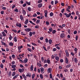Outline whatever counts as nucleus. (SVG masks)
Listing matches in <instances>:
<instances>
[{
    "label": "nucleus",
    "instance_id": "f257e3e1",
    "mask_svg": "<svg viewBox=\"0 0 80 80\" xmlns=\"http://www.w3.org/2000/svg\"><path fill=\"white\" fill-rule=\"evenodd\" d=\"M67 10L68 12H70V13L69 14H68L67 13H64V15L66 17H67V18H69L71 16V15H72L71 14V11H70V10L68 9V8H67Z\"/></svg>",
    "mask_w": 80,
    "mask_h": 80
},
{
    "label": "nucleus",
    "instance_id": "1a4fd4ad",
    "mask_svg": "<svg viewBox=\"0 0 80 80\" xmlns=\"http://www.w3.org/2000/svg\"><path fill=\"white\" fill-rule=\"evenodd\" d=\"M2 34L3 37H6V35H7V34L4 32H2Z\"/></svg>",
    "mask_w": 80,
    "mask_h": 80
},
{
    "label": "nucleus",
    "instance_id": "a18cd8bd",
    "mask_svg": "<svg viewBox=\"0 0 80 80\" xmlns=\"http://www.w3.org/2000/svg\"><path fill=\"white\" fill-rule=\"evenodd\" d=\"M1 15H3L4 14V11H1Z\"/></svg>",
    "mask_w": 80,
    "mask_h": 80
},
{
    "label": "nucleus",
    "instance_id": "c03bdc74",
    "mask_svg": "<svg viewBox=\"0 0 80 80\" xmlns=\"http://www.w3.org/2000/svg\"><path fill=\"white\" fill-rule=\"evenodd\" d=\"M43 49H44V50L46 51V52L47 51V49H46V47H45L43 46Z\"/></svg>",
    "mask_w": 80,
    "mask_h": 80
},
{
    "label": "nucleus",
    "instance_id": "cd10ccee",
    "mask_svg": "<svg viewBox=\"0 0 80 80\" xmlns=\"http://www.w3.org/2000/svg\"><path fill=\"white\" fill-rule=\"evenodd\" d=\"M31 71H32L33 70V65H31L30 67Z\"/></svg>",
    "mask_w": 80,
    "mask_h": 80
},
{
    "label": "nucleus",
    "instance_id": "09e8293b",
    "mask_svg": "<svg viewBox=\"0 0 80 80\" xmlns=\"http://www.w3.org/2000/svg\"><path fill=\"white\" fill-rule=\"evenodd\" d=\"M1 43L2 44V45H6V44H5V43L4 42H3L1 41Z\"/></svg>",
    "mask_w": 80,
    "mask_h": 80
},
{
    "label": "nucleus",
    "instance_id": "2f4dec72",
    "mask_svg": "<svg viewBox=\"0 0 80 80\" xmlns=\"http://www.w3.org/2000/svg\"><path fill=\"white\" fill-rule=\"evenodd\" d=\"M39 76L40 78H41V79H43V75H42V74H40Z\"/></svg>",
    "mask_w": 80,
    "mask_h": 80
},
{
    "label": "nucleus",
    "instance_id": "4c0bfd02",
    "mask_svg": "<svg viewBox=\"0 0 80 80\" xmlns=\"http://www.w3.org/2000/svg\"><path fill=\"white\" fill-rule=\"evenodd\" d=\"M9 38L10 40H12V37L11 35H10V36L9 37Z\"/></svg>",
    "mask_w": 80,
    "mask_h": 80
},
{
    "label": "nucleus",
    "instance_id": "3c124183",
    "mask_svg": "<svg viewBox=\"0 0 80 80\" xmlns=\"http://www.w3.org/2000/svg\"><path fill=\"white\" fill-rule=\"evenodd\" d=\"M27 50H28V51H29V52H32V49L29 48H27Z\"/></svg>",
    "mask_w": 80,
    "mask_h": 80
},
{
    "label": "nucleus",
    "instance_id": "f704fd0d",
    "mask_svg": "<svg viewBox=\"0 0 80 80\" xmlns=\"http://www.w3.org/2000/svg\"><path fill=\"white\" fill-rule=\"evenodd\" d=\"M74 62H75V63H77L78 62V60H77V58H74Z\"/></svg>",
    "mask_w": 80,
    "mask_h": 80
},
{
    "label": "nucleus",
    "instance_id": "bf43d9fd",
    "mask_svg": "<svg viewBox=\"0 0 80 80\" xmlns=\"http://www.w3.org/2000/svg\"><path fill=\"white\" fill-rule=\"evenodd\" d=\"M54 3V2H53V1H52L51 2V4L52 5H54V3Z\"/></svg>",
    "mask_w": 80,
    "mask_h": 80
},
{
    "label": "nucleus",
    "instance_id": "6ab92c4d",
    "mask_svg": "<svg viewBox=\"0 0 80 80\" xmlns=\"http://www.w3.org/2000/svg\"><path fill=\"white\" fill-rule=\"evenodd\" d=\"M23 48L22 46H19L18 47V50H21V48Z\"/></svg>",
    "mask_w": 80,
    "mask_h": 80
},
{
    "label": "nucleus",
    "instance_id": "69168bd1",
    "mask_svg": "<svg viewBox=\"0 0 80 80\" xmlns=\"http://www.w3.org/2000/svg\"><path fill=\"white\" fill-rule=\"evenodd\" d=\"M15 63V62L14 61H12L11 62V64L12 65H14Z\"/></svg>",
    "mask_w": 80,
    "mask_h": 80
},
{
    "label": "nucleus",
    "instance_id": "393cba45",
    "mask_svg": "<svg viewBox=\"0 0 80 80\" xmlns=\"http://www.w3.org/2000/svg\"><path fill=\"white\" fill-rule=\"evenodd\" d=\"M11 68H16V65H11Z\"/></svg>",
    "mask_w": 80,
    "mask_h": 80
},
{
    "label": "nucleus",
    "instance_id": "72a5a7b5",
    "mask_svg": "<svg viewBox=\"0 0 80 80\" xmlns=\"http://www.w3.org/2000/svg\"><path fill=\"white\" fill-rule=\"evenodd\" d=\"M35 73H33L32 75V79H33L35 77Z\"/></svg>",
    "mask_w": 80,
    "mask_h": 80
},
{
    "label": "nucleus",
    "instance_id": "79ce46f5",
    "mask_svg": "<svg viewBox=\"0 0 80 80\" xmlns=\"http://www.w3.org/2000/svg\"><path fill=\"white\" fill-rule=\"evenodd\" d=\"M11 75H12V72L11 71H10L8 73V75L9 76H11Z\"/></svg>",
    "mask_w": 80,
    "mask_h": 80
},
{
    "label": "nucleus",
    "instance_id": "f8f14e48",
    "mask_svg": "<svg viewBox=\"0 0 80 80\" xmlns=\"http://www.w3.org/2000/svg\"><path fill=\"white\" fill-rule=\"evenodd\" d=\"M27 62H28V59H27V58H26L23 61V63H27Z\"/></svg>",
    "mask_w": 80,
    "mask_h": 80
},
{
    "label": "nucleus",
    "instance_id": "58836bf2",
    "mask_svg": "<svg viewBox=\"0 0 80 80\" xmlns=\"http://www.w3.org/2000/svg\"><path fill=\"white\" fill-rule=\"evenodd\" d=\"M50 15L51 17H52V16L53 15V12H50Z\"/></svg>",
    "mask_w": 80,
    "mask_h": 80
},
{
    "label": "nucleus",
    "instance_id": "ddd939ff",
    "mask_svg": "<svg viewBox=\"0 0 80 80\" xmlns=\"http://www.w3.org/2000/svg\"><path fill=\"white\" fill-rule=\"evenodd\" d=\"M65 34L64 33H62L61 34L60 37L61 38H63L64 37H65Z\"/></svg>",
    "mask_w": 80,
    "mask_h": 80
},
{
    "label": "nucleus",
    "instance_id": "864d4df0",
    "mask_svg": "<svg viewBox=\"0 0 80 80\" xmlns=\"http://www.w3.org/2000/svg\"><path fill=\"white\" fill-rule=\"evenodd\" d=\"M41 60L42 62H44V58L43 57L41 58Z\"/></svg>",
    "mask_w": 80,
    "mask_h": 80
},
{
    "label": "nucleus",
    "instance_id": "e2e57ef3",
    "mask_svg": "<svg viewBox=\"0 0 80 80\" xmlns=\"http://www.w3.org/2000/svg\"><path fill=\"white\" fill-rule=\"evenodd\" d=\"M2 37H3V36L2 35V34H1L0 35V38L1 40H2Z\"/></svg>",
    "mask_w": 80,
    "mask_h": 80
},
{
    "label": "nucleus",
    "instance_id": "9d476101",
    "mask_svg": "<svg viewBox=\"0 0 80 80\" xmlns=\"http://www.w3.org/2000/svg\"><path fill=\"white\" fill-rule=\"evenodd\" d=\"M47 72L48 73H52V68H49L48 69V70L47 71Z\"/></svg>",
    "mask_w": 80,
    "mask_h": 80
},
{
    "label": "nucleus",
    "instance_id": "b1692460",
    "mask_svg": "<svg viewBox=\"0 0 80 80\" xmlns=\"http://www.w3.org/2000/svg\"><path fill=\"white\" fill-rule=\"evenodd\" d=\"M20 17L21 19V20L22 21L23 20V16H22V15H20Z\"/></svg>",
    "mask_w": 80,
    "mask_h": 80
},
{
    "label": "nucleus",
    "instance_id": "f03ea898",
    "mask_svg": "<svg viewBox=\"0 0 80 80\" xmlns=\"http://www.w3.org/2000/svg\"><path fill=\"white\" fill-rule=\"evenodd\" d=\"M65 52L66 53V56L67 57H69V53H68V50H65Z\"/></svg>",
    "mask_w": 80,
    "mask_h": 80
},
{
    "label": "nucleus",
    "instance_id": "ea45409f",
    "mask_svg": "<svg viewBox=\"0 0 80 80\" xmlns=\"http://www.w3.org/2000/svg\"><path fill=\"white\" fill-rule=\"evenodd\" d=\"M28 11H29V12H30V11L32 10V8H31L30 7H29V8H28Z\"/></svg>",
    "mask_w": 80,
    "mask_h": 80
},
{
    "label": "nucleus",
    "instance_id": "20e7f679",
    "mask_svg": "<svg viewBox=\"0 0 80 80\" xmlns=\"http://www.w3.org/2000/svg\"><path fill=\"white\" fill-rule=\"evenodd\" d=\"M24 30L27 32H30L32 30V29L29 28H26Z\"/></svg>",
    "mask_w": 80,
    "mask_h": 80
},
{
    "label": "nucleus",
    "instance_id": "5701e85b",
    "mask_svg": "<svg viewBox=\"0 0 80 80\" xmlns=\"http://www.w3.org/2000/svg\"><path fill=\"white\" fill-rule=\"evenodd\" d=\"M38 8H41L42 7V3H40L38 5Z\"/></svg>",
    "mask_w": 80,
    "mask_h": 80
},
{
    "label": "nucleus",
    "instance_id": "49530a36",
    "mask_svg": "<svg viewBox=\"0 0 80 80\" xmlns=\"http://www.w3.org/2000/svg\"><path fill=\"white\" fill-rule=\"evenodd\" d=\"M64 70L65 72H68V70L67 69H65Z\"/></svg>",
    "mask_w": 80,
    "mask_h": 80
},
{
    "label": "nucleus",
    "instance_id": "aec40b11",
    "mask_svg": "<svg viewBox=\"0 0 80 80\" xmlns=\"http://www.w3.org/2000/svg\"><path fill=\"white\" fill-rule=\"evenodd\" d=\"M55 60H57V61H59V60L60 59V58H59V57L58 56H56L55 57Z\"/></svg>",
    "mask_w": 80,
    "mask_h": 80
},
{
    "label": "nucleus",
    "instance_id": "c756f323",
    "mask_svg": "<svg viewBox=\"0 0 80 80\" xmlns=\"http://www.w3.org/2000/svg\"><path fill=\"white\" fill-rule=\"evenodd\" d=\"M26 3L28 5H30V3H31L30 2H27V1H26Z\"/></svg>",
    "mask_w": 80,
    "mask_h": 80
},
{
    "label": "nucleus",
    "instance_id": "423d86ee",
    "mask_svg": "<svg viewBox=\"0 0 80 80\" xmlns=\"http://www.w3.org/2000/svg\"><path fill=\"white\" fill-rule=\"evenodd\" d=\"M18 71L20 73H22V72H24V68L19 69H18Z\"/></svg>",
    "mask_w": 80,
    "mask_h": 80
},
{
    "label": "nucleus",
    "instance_id": "0e129e2a",
    "mask_svg": "<svg viewBox=\"0 0 80 80\" xmlns=\"http://www.w3.org/2000/svg\"><path fill=\"white\" fill-rule=\"evenodd\" d=\"M2 10H5L7 9V8H6V7H3L2 8Z\"/></svg>",
    "mask_w": 80,
    "mask_h": 80
},
{
    "label": "nucleus",
    "instance_id": "4468645a",
    "mask_svg": "<svg viewBox=\"0 0 80 80\" xmlns=\"http://www.w3.org/2000/svg\"><path fill=\"white\" fill-rule=\"evenodd\" d=\"M41 73H44V72H43V71H44V68H41Z\"/></svg>",
    "mask_w": 80,
    "mask_h": 80
},
{
    "label": "nucleus",
    "instance_id": "9b49d317",
    "mask_svg": "<svg viewBox=\"0 0 80 80\" xmlns=\"http://www.w3.org/2000/svg\"><path fill=\"white\" fill-rule=\"evenodd\" d=\"M13 43L12 42H10L9 43V46H10L11 47H13Z\"/></svg>",
    "mask_w": 80,
    "mask_h": 80
},
{
    "label": "nucleus",
    "instance_id": "bb28decb",
    "mask_svg": "<svg viewBox=\"0 0 80 80\" xmlns=\"http://www.w3.org/2000/svg\"><path fill=\"white\" fill-rule=\"evenodd\" d=\"M49 32H52L53 31V29H52V28L51 27H50L49 28Z\"/></svg>",
    "mask_w": 80,
    "mask_h": 80
},
{
    "label": "nucleus",
    "instance_id": "338daca9",
    "mask_svg": "<svg viewBox=\"0 0 80 80\" xmlns=\"http://www.w3.org/2000/svg\"><path fill=\"white\" fill-rule=\"evenodd\" d=\"M42 2V0H39L38 3H41V2Z\"/></svg>",
    "mask_w": 80,
    "mask_h": 80
},
{
    "label": "nucleus",
    "instance_id": "0eeeda50",
    "mask_svg": "<svg viewBox=\"0 0 80 80\" xmlns=\"http://www.w3.org/2000/svg\"><path fill=\"white\" fill-rule=\"evenodd\" d=\"M27 77H28L30 78L32 77V74L30 73V72H28L27 73L26 75Z\"/></svg>",
    "mask_w": 80,
    "mask_h": 80
},
{
    "label": "nucleus",
    "instance_id": "e433bc0d",
    "mask_svg": "<svg viewBox=\"0 0 80 80\" xmlns=\"http://www.w3.org/2000/svg\"><path fill=\"white\" fill-rule=\"evenodd\" d=\"M31 44H32V45H34V46H37V45L35 43L32 42Z\"/></svg>",
    "mask_w": 80,
    "mask_h": 80
},
{
    "label": "nucleus",
    "instance_id": "a19ab883",
    "mask_svg": "<svg viewBox=\"0 0 80 80\" xmlns=\"http://www.w3.org/2000/svg\"><path fill=\"white\" fill-rule=\"evenodd\" d=\"M45 42L46 43H48V39L47 38H46L45 39Z\"/></svg>",
    "mask_w": 80,
    "mask_h": 80
},
{
    "label": "nucleus",
    "instance_id": "4d7b16f0",
    "mask_svg": "<svg viewBox=\"0 0 80 80\" xmlns=\"http://www.w3.org/2000/svg\"><path fill=\"white\" fill-rule=\"evenodd\" d=\"M71 55H72V56H74L75 55V54H74V53H73V52H72L71 53Z\"/></svg>",
    "mask_w": 80,
    "mask_h": 80
},
{
    "label": "nucleus",
    "instance_id": "774afa93",
    "mask_svg": "<svg viewBox=\"0 0 80 80\" xmlns=\"http://www.w3.org/2000/svg\"><path fill=\"white\" fill-rule=\"evenodd\" d=\"M20 67H21V68H23V65H22V64H20Z\"/></svg>",
    "mask_w": 80,
    "mask_h": 80
},
{
    "label": "nucleus",
    "instance_id": "412c9836",
    "mask_svg": "<svg viewBox=\"0 0 80 80\" xmlns=\"http://www.w3.org/2000/svg\"><path fill=\"white\" fill-rule=\"evenodd\" d=\"M14 41L15 42H17V37H15L14 38Z\"/></svg>",
    "mask_w": 80,
    "mask_h": 80
},
{
    "label": "nucleus",
    "instance_id": "c9c22d12",
    "mask_svg": "<svg viewBox=\"0 0 80 80\" xmlns=\"http://www.w3.org/2000/svg\"><path fill=\"white\" fill-rule=\"evenodd\" d=\"M37 16V15L36 13H34L32 15V17H36Z\"/></svg>",
    "mask_w": 80,
    "mask_h": 80
},
{
    "label": "nucleus",
    "instance_id": "2eb2a0df",
    "mask_svg": "<svg viewBox=\"0 0 80 80\" xmlns=\"http://www.w3.org/2000/svg\"><path fill=\"white\" fill-rule=\"evenodd\" d=\"M44 13H45V17H47V13H48V12H47V11L45 10L44 11Z\"/></svg>",
    "mask_w": 80,
    "mask_h": 80
},
{
    "label": "nucleus",
    "instance_id": "a878e982",
    "mask_svg": "<svg viewBox=\"0 0 80 80\" xmlns=\"http://www.w3.org/2000/svg\"><path fill=\"white\" fill-rule=\"evenodd\" d=\"M52 39H50L49 40V43L50 45H51L52 44Z\"/></svg>",
    "mask_w": 80,
    "mask_h": 80
},
{
    "label": "nucleus",
    "instance_id": "c85d7f7f",
    "mask_svg": "<svg viewBox=\"0 0 80 80\" xmlns=\"http://www.w3.org/2000/svg\"><path fill=\"white\" fill-rule=\"evenodd\" d=\"M47 63H48V64H50V63H51V62H50V60L49 59H47Z\"/></svg>",
    "mask_w": 80,
    "mask_h": 80
},
{
    "label": "nucleus",
    "instance_id": "a211bd4d",
    "mask_svg": "<svg viewBox=\"0 0 80 80\" xmlns=\"http://www.w3.org/2000/svg\"><path fill=\"white\" fill-rule=\"evenodd\" d=\"M22 13L24 15H26V11H25L23 9H22Z\"/></svg>",
    "mask_w": 80,
    "mask_h": 80
},
{
    "label": "nucleus",
    "instance_id": "473e14b6",
    "mask_svg": "<svg viewBox=\"0 0 80 80\" xmlns=\"http://www.w3.org/2000/svg\"><path fill=\"white\" fill-rule=\"evenodd\" d=\"M15 73H16L15 72H13L12 74V77L15 76Z\"/></svg>",
    "mask_w": 80,
    "mask_h": 80
},
{
    "label": "nucleus",
    "instance_id": "dca6fc26",
    "mask_svg": "<svg viewBox=\"0 0 80 80\" xmlns=\"http://www.w3.org/2000/svg\"><path fill=\"white\" fill-rule=\"evenodd\" d=\"M71 65L72 64H70L68 65H67L66 66V68H70L71 67Z\"/></svg>",
    "mask_w": 80,
    "mask_h": 80
},
{
    "label": "nucleus",
    "instance_id": "052dcab7",
    "mask_svg": "<svg viewBox=\"0 0 80 80\" xmlns=\"http://www.w3.org/2000/svg\"><path fill=\"white\" fill-rule=\"evenodd\" d=\"M3 32H5V33H8V31H7V30L6 29H5L4 30Z\"/></svg>",
    "mask_w": 80,
    "mask_h": 80
},
{
    "label": "nucleus",
    "instance_id": "7c9ffc66",
    "mask_svg": "<svg viewBox=\"0 0 80 80\" xmlns=\"http://www.w3.org/2000/svg\"><path fill=\"white\" fill-rule=\"evenodd\" d=\"M52 33L53 34L57 32V31L55 30H54L52 31Z\"/></svg>",
    "mask_w": 80,
    "mask_h": 80
},
{
    "label": "nucleus",
    "instance_id": "603ef678",
    "mask_svg": "<svg viewBox=\"0 0 80 80\" xmlns=\"http://www.w3.org/2000/svg\"><path fill=\"white\" fill-rule=\"evenodd\" d=\"M40 22V20H38L36 21V23H39Z\"/></svg>",
    "mask_w": 80,
    "mask_h": 80
},
{
    "label": "nucleus",
    "instance_id": "4be33fe9",
    "mask_svg": "<svg viewBox=\"0 0 80 80\" xmlns=\"http://www.w3.org/2000/svg\"><path fill=\"white\" fill-rule=\"evenodd\" d=\"M28 20L27 19L25 22L24 23L25 25H27V24H28Z\"/></svg>",
    "mask_w": 80,
    "mask_h": 80
},
{
    "label": "nucleus",
    "instance_id": "5fc2aeb1",
    "mask_svg": "<svg viewBox=\"0 0 80 80\" xmlns=\"http://www.w3.org/2000/svg\"><path fill=\"white\" fill-rule=\"evenodd\" d=\"M0 67L1 68H3V64H1Z\"/></svg>",
    "mask_w": 80,
    "mask_h": 80
},
{
    "label": "nucleus",
    "instance_id": "7ed1b4c3",
    "mask_svg": "<svg viewBox=\"0 0 80 80\" xmlns=\"http://www.w3.org/2000/svg\"><path fill=\"white\" fill-rule=\"evenodd\" d=\"M16 25L17 27H22V24L20 23L17 22Z\"/></svg>",
    "mask_w": 80,
    "mask_h": 80
},
{
    "label": "nucleus",
    "instance_id": "39448f33",
    "mask_svg": "<svg viewBox=\"0 0 80 80\" xmlns=\"http://www.w3.org/2000/svg\"><path fill=\"white\" fill-rule=\"evenodd\" d=\"M37 18H38V19H42V18H44V16H43V15L42 14L41 16H38L37 17Z\"/></svg>",
    "mask_w": 80,
    "mask_h": 80
},
{
    "label": "nucleus",
    "instance_id": "37998d69",
    "mask_svg": "<svg viewBox=\"0 0 80 80\" xmlns=\"http://www.w3.org/2000/svg\"><path fill=\"white\" fill-rule=\"evenodd\" d=\"M29 22L30 23H31L32 25H35V24L33 22H32V21H29Z\"/></svg>",
    "mask_w": 80,
    "mask_h": 80
},
{
    "label": "nucleus",
    "instance_id": "680f3d73",
    "mask_svg": "<svg viewBox=\"0 0 80 80\" xmlns=\"http://www.w3.org/2000/svg\"><path fill=\"white\" fill-rule=\"evenodd\" d=\"M38 65L39 66V67H41V66H42V65L39 63H38Z\"/></svg>",
    "mask_w": 80,
    "mask_h": 80
},
{
    "label": "nucleus",
    "instance_id": "6e6d98bb",
    "mask_svg": "<svg viewBox=\"0 0 80 80\" xmlns=\"http://www.w3.org/2000/svg\"><path fill=\"white\" fill-rule=\"evenodd\" d=\"M32 32H29V36H30L31 37L32 36Z\"/></svg>",
    "mask_w": 80,
    "mask_h": 80
},
{
    "label": "nucleus",
    "instance_id": "f3484780",
    "mask_svg": "<svg viewBox=\"0 0 80 80\" xmlns=\"http://www.w3.org/2000/svg\"><path fill=\"white\" fill-rule=\"evenodd\" d=\"M22 77L25 80H27V77L25 76V75L24 74H22Z\"/></svg>",
    "mask_w": 80,
    "mask_h": 80
},
{
    "label": "nucleus",
    "instance_id": "de8ad7c7",
    "mask_svg": "<svg viewBox=\"0 0 80 80\" xmlns=\"http://www.w3.org/2000/svg\"><path fill=\"white\" fill-rule=\"evenodd\" d=\"M1 49L2 52H6V50H5V49H4V48H1Z\"/></svg>",
    "mask_w": 80,
    "mask_h": 80
},
{
    "label": "nucleus",
    "instance_id": "13d9d810",
    "mask_svg": "<svg viewBox=\"0 0 80 80\" xmlns=\"http://www.w3.org/2000/svg\"><path fill=\"white\" fill-rule=\"evenodd\" d=\"M12 32H15V33L16 32H17V30H15V29H12Z\"/></svg>",
    "mask_w": 80,
    "mask_h": 80
},
{
    "label": "nucleus",
    "instance_id": "8fccbe9b",
    "mask_svg": "<svg viewBox=\"0 0 80 80\" xmlns=\"http://www.w3.org/2000/svg\"><path fill=\"white\" fill-rule=\"evenodd\" d=\"M50 78H52L53 77V76H52V73L50 74Z\"/></svg>",
    "mask_w": 80,
    "mask_h": 80
},
{
    "label": "nucleus",
    "instance_id": "6e6552de",
    "mask_svg": "<svg viewBox=\"0 0 80 80\" xmlns=\"http://www.w3.org/2000/svg\"><path fill=\"white\" fill-rule=\"evenodd\" d=\"M65 62L67 63V64H68V58H67L66 57L65 58Z\"/></svg>",
    "mask_w": 80,
    "mask_h": 80
}]
</instances>
